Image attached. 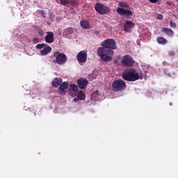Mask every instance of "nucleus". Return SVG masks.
Wrapping results in <instances>:
<instances>
[{
  "label": "nucleus",
  "mask_w": 178,
  "mask_h": 178,
  "mask_svg": "<svg viewBox=\"0 0 178 178\" xmlns=\"http://www.w3.org/2000/svg\"><path fill=\"white\" fill-rule=\"evenodd\" d=\"M116 40L114 39H106L103 41L102 47L97 49V56L103 60V62H111L112 56L115 54L113 49H116Z\"/></svg>",
  "instance_id": "nucleus-1"
},
{
  "label": "nucleus",
  "mask_w": 178,
  "mask_h": 178,
  "mask_svg": "<svg viewBox=\"0 0 178 178\" xmlns=\"http://www.w3.org/2000/svg\"><path fill=\"white\" fill-rule=\"evenodd\" d=\"M122 79L127 81H136L138 79L142 80L143 76H140L135 69L126 70L122 74Z\"/></svg>",
  "instance_id": "nucleus-2"
},
{
  "label": "nucleus",
  "mask_w": 178,
  "mask_h": 178,
  "mask_svg": "<svg viewBox=\"0 0 178 178\" xmlns=\"http://www.w3.org/2000/svg\"><path fill=\"white\" fill-rule=\"evenodd\" d=\"M50 58L52 59L53 63H57V65H65L67 62V56L58 51H54Z\"/></svg>",
  "instance_id": "nucleus-3"
},
{
  "label": "nucleus",
  "mask_w": 178,
  "mask_h": 178,
  "mask_svg": "<svg viewBox=\"0 0 178 178\" xmlns=\"http://www.w3.org/2000/svg\"><path fill=\"white\" fill-rule=\"evenodd\" d=\"M112 88L113 91L119 92V91H123L126 88V82L122 79L115 80L112 83Z\"/></svg>",
  "instance_id": "nucleus-4"
},
{
  "label": "nucleus",
  "mask_w": 178,
  "mask_h": 178,
  "mask_svg": "<svg viewBox=\"0 0 178 178\" xmlns=\"http://www.w3.org/2000/svg\"><path fill=\"white\" fill-rule=\"evenodd\" d=\"M95 9L99 15H107V13H109V10H111L109 7L101 3H97L95 5Z\"/></svg>",
  "instance_id": "nucleus-5"
},
{
  "label": "nucleus",
  "mask_w": 178,
  "mask_h": 178,
  "mask_svg": "<svg viewBox=\"0 0 178 178\" xmlns=\"http://www.w3.org/2000/svg\"><path fill=\"white\" fill-rule=\"evenodd\" d=\"M122 63L127 67H131V66L134 65V59H133L129 55H125L122 57Z\"/></svg>",
  "instance_id": "nucleus-6"
},
{
  "label": "nucleus",
  "mask_w": 178,
  "mask_h": 178,
  "mask_svg": "<svg viewBox=\"0 0 178 178\" xmlns=\"http://www.w3.org/2000/svg\"><path fill=\"white\" fill-rule=\"evenodd\" d=\"M76 59L79 63H86L87 62V51L82 50L76 56Z\"/></svg>",
  "instance_id": "nucleus-7"
},
{
  "label": "nucleus",
  "mask_w": 178,
  "mask_h": 178,
  "mask_svg": "<svg viewBox=\"0 0 178 178\" xmlns=\"http://www.w3.org/2000/svg\"><path fill=\"white\" fill-rule=\"evenodd\" d=\"M117 13L120 16H126L127 17H130V16H133V12L130 10H125L122 8H117Z\"/></svg>",
  "instance_id": "nucleus-8"
},
{
  "label": "nucleus",
  "mask_w": 178,
  "mask_h": 178,
  "mask_svg": "<svg viewBox=\"0 0 178 178\" xmlns=\"http://www.w3.org/2000/svg\"><path fill=\"white\" fill-rule=\"evenodd\" d=\"M71 97H76L79 93V86L75 84H70L68 87Z\"/></svg>",
  "instance_id": "nucleus-9"
},
{
  "label": "nucleus",
  "mask_w": 178,
  "mask_h": 178,
  "mask_svg": "<svg viewBox=\"0 0 178 178\" xmlns=\"http://www.w3.org/2000/svg\"><path fill=\"white\" fill-rule=\"evenodd\" d=\"M44 41L47 44H52L55 41V37L54 35V32L49 31L47 32V35L44 38Z\"/></svg>",
  "instance_id": "nucleus-10"
},
{
  "label": "nucleus",
  "mask_w": 178,
  "mask_h": 178,
  "mask_svg": "<svg viewBox=\"0 0 178 178\" xmlns=\"http://www.w3.org/2000/svg\"><path fill=\"white\" fill-rule=\"evenodd\" d=\"M134 26H136V24H134V22H132L131 21H127L124 25V31H126L127 33H130V31H131V29H133Z\"/></svg>",
  "instance_id": "nucleus-11"
},
{
  "label": "nucleus",
  "mask_w": 178,
  "mask_h": 178,
  "mask_svg": "<svg viewBox=\"0 0 178 178\" xmlns=\"http://www.w3.org/2000/svg\"><path fill=\"white\" fill-rule=\"evenodd\" d=\"M69 88V83L66 81L63 82L58 87L60 94H66V90Z\"/></svg>",
  "instance_id": "nucleus-12"
},
{
  "label": "nucleus",
  "mask_w": 178,
  "mask_h": 178,
  "mask_svg": "<svg viewBox=\"0 0 178 178\" xmlns=\"http://www.w3.org/2000/svg\"><path fill=\"white\" fill-rule=\"evenodd\" d=\"M77 84L78 87L83 90L86 88L87 86H88V81L86 79H77Z\"/></svg>",
  "instance_id": "nucleus-13"
},
{
  "label": "nucleus",
  "mask_w": 178,
  "mask_h": 178,
  "mask_svg": "<svg viewBox=\"0 0 178 178\" xmlns=\"http://www.w3.org/2000/svg\"><path fill=\"white\" fill-rule=\"evenodd\" d=\"M63 83V79L60 78H54L51 81L52 87L56 88L58 86H60Z\"/></svg>",
  "instance_id": "nucleus-14"
},
{
  "label": "nucleus",
  "mask_w": 178,
  "mask_h": 178,
  "mask_svg": "<svg viewBox=\"0 0 178 178\" xmlns=\"http://www.w3.org/2000/svg\"><path fill=\"white\" fill-rule=\"evenodd\" d=\"M51 51L52 48L47 44V46L40 51V55H42V56H45V55H48Z\"/></svg>",
  "instance_id": "nucleus-15"
},
{
  "label": "nucleus",
  "mask_w": 178,
  "mask_h": 178,
  "mask_svg": "<svg viewBox=\"0 0 178 178\" xmlns=\"http://www.w3.org/2000/svg\"><path fill=\"white\" fill-rule=\"evenodd\" d=\"M74 29L72 27L67 28L64 29L63 31V35H65V37H69V35H72L73 34Z\"/></svg>",
  "instance_id": "nucleus-16"
},
{
  "label": "nucleus",
  "mask_w": 178,
  "mask_h": 178,
  "mask_svg": "<svg viewBox=\"0 0 178 178\" xmlns=\"http://www.w3.org/2000/svg\"><path fill=\"white\" fill-rule=\"evenodd\" d=\"M80 24H81V27H82V29H91V26H90V23H88V22L86 21V20H81L80 22Z\"/></svg>",
  "instance_id": "nucleus-17"
},
{
  "label": "nucleus",
  "mask_w": 178,
  "mask_h": 178,
  "mask_svg": "<svg viewBox=\"0 0 178 178\" xmlns=\"http://www.w3.org/2000/svg\"><path fill=\"white\" fill-rule=\"evenodd\" d=\"M163 31L167 34L169 37H172L173 35V31L172 29L169 28H163Z\"/></svg>",
  "instance_id": "nucleus-18"
},
{
  "label": "nucleus",
  "mask_w": 178,
  "mask_h": 178,
  "mask_svg": "<svg viewBox=\"0 0 178 178\" xmlns=\"http://www.w3.org/2000/svg\"><path fill=\"white\" fill-rule=\"evenodd\" d=\"M157 42H159V44H162L163 45H165V44L168 42V40H166L165 38L159 36L157 38Z\"/></svg>",
  "instance_id": "nucleus-19"
},
{
  "label": "nucleus",
  "mask_w": 178,
  "mask_h": 178,
  "mask_svg": "<svg viewBox=\"0 0 178 178\" xmlns=\"http://www.w3.org/2000/svg\"><path fill=\"white\" fill-rule=\"evenodd\" d=\"M76 95H77V98L79 99L80 100L83 101V100L86 99V95H84V93L81 90L78 92Z\"/></svg>",
  "instance_id": "nucleus-20"
},
{
  "label": "nucleus",
  "mask_w": 178,
  "mask_h": 178,
  "mask_svg": "<svg viewBox=\"0 0 178 178\" xmlns=\"http://www.w3.org/2000/svg\"><path fill=\"white\" fill-rule=\"evenodd\" d=\"M47 47V44H45V43H42V44H38L36 46H35V48H37V49H42V48H44Z\"/></svg>",
  "instance_id": "nucleus-21"
},
{
  "label": "nucleus",
  "mask_w": 178,
  "mask_h": 178,
  "mask_svg": "<svg viewBox=\"0 0 178 178\" xmlns=\"http://www.w3.org/2000/svg\"><path fill=\"white\" fill-rule=\"evenodd\" d=\"M119 6L121 8H129V4L124 1H120L119 3Z\"/></svg>",
  "instance_id": "nucleus-22"
},
{
  "label": "nucleus",
  "mask_w": 178,
  "mask_h": 178,
  "mask_svg": "<svg viewBox=\"0 0 178 178\" xmlns=\"http://www.w3.org/2000/svg\"><path fill=\"white\" fill-rule=\"evenodd\" d=\"M60 2L63 6H66V5H69V3H70V0H60Z\"/></svg>",
  "instance_id": "nucleus-23"
},
{
  "label": "nucleus",
  "mask_w": 178,
  "mask_h": 178,
  "mask_svg": "<svg viewBox=\"0 0 178 178\" xmlns=\"http://www.w3.org/2000/svg\"><path fill=\"white\" fill-rule=\"evenodd\" d=\"M33 44H38L40 42V39L38 38H34L33 39Z\"/></svg>",
  "instance_id": "nucleus-24"
},
{
  "label": "nucleus",
  "mask_w": 178,
  "mask_h": 178,
  "mask_svg": "<svg viewBox=\"0 0 178 178\" xmlns=\"http://www.w3.org/2000/svg\"><path fill=\"white\" fill-rule=\"evenodd\" d=\"M170 26L171 27H173L174 29L176 27V22H173V21H170Z\"/></svg>",
  "instance_id": "nucleus-25"
},
{
  "label": "nucleus",
  "mask_w": 178,
  "mask_h": 178,
  "mask_svg": "<svg viewBox=\"0 0 178 178\" xmlns=\"http://www.w3.org/2000/svg\"><path fill=\"white\" fill-rule=\"evenodd\" d=\"M38 34L39 35H41V37L44 36V31H42V29H40L38 31Z\"/></svg>",
  "instance_id": "nucleus-26"
},
{
  "label": "nucleus",
  "mask_w": 178,
  "mask_h": 178,
  "mask_svg": "<svg viewBox=\"0 0 178 178\" xmlns=\"http://www.w3.org/2000/svg\"><path fill=\"white\" fill-rule=\"evenodd\" d=\"M72 6H76V5H77V3L75 1H70Z\"/></svg>",
  "instance_id": "nucleus-27"
},
{
  "label": "nucleus",
  "mask_w": 178,
  "mask_h": 178,
  "mask_svg": "<svg viewBox=\"0 0 178 178\" xmlns=\"http://www.w3.org/2000/svg\"><path fill=\"white\" fill-rule=\"evenodd\" d=\"M168 55L169 56H175V51H169Z\"/></svg>",
  "instance_id": "nucleus-28"
},
{
  "label": "nucleus",
  "mask_w": 178,
  "mask_h": 178,
  "mask_svg": "<svg viewBox=\"0 0 178 178\" xmlns=\"http://www.w3.org/2000/svg\"><path fill=\"white\" fill-rule=\"evenodd\" d=\"M40 12L42 17H45V12H44V10H40Z\"/></svg>",
  "instance_id": "nucleus-29"
},
{
  "label": "nucleus",
  "mask_w": 178,
  "mask_h": 178,
  "mask_svg": "<svg viewBox=\"0 0 178 178\" xmlns=\"http://www.w3.org/2000/svg\"><path fill=\"white\" fill-rule=\"evenodd\" d=\"M157 19H159V20H162V19H163V16L162 15H159Z\"/></svg>",
  "instance_id": "nucleus-30"
},
{
  "label": "nucleus",
  "mask_w": 178,
  "mask_h": 178,
  "mask_svg": "<svg viewBox=\"0 0 178 178\" xmlns=\"http://www.w3.org/2000/svg\"><path fill=\"white\" fill-rule=\"evenodd\" d=\"M151 3H156V2H158L159 0H149Z\"/></svg>",
  "instance_id": "nucleus-31"
},
{
  "label": "nucleus",
  "mask_w": 178,
  "mask_h": 178,
  "mask_svg": "<svg viewBox=\"0 0 178 178\" xmlns=\"http://www.w3.org/2000/svg\"><path fill=\"white\" fill-rule=\"evenodd\" d=\"M79 98L78 97H75V98H74V102H77V101H79Z\"/></svg>",
  "instance_id": "nucleus-32"
},
{
  "label": "nucleus",
  "mask_w": 178,
  "mask_h": 178,
  "mask_svg": "<svg viewBox=\"0 0 178 178\" xmlns=\"http://www.w3.org/2000/svg\"><path fill=\"white\" fill-rule=\"evenodd\" d=\"M96 34H98V32H95Z\"/></svg>",
  "instance_id": "nucleus-33"
}]
</instances>
